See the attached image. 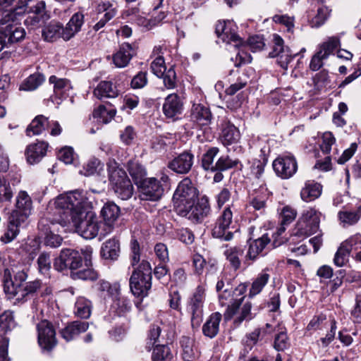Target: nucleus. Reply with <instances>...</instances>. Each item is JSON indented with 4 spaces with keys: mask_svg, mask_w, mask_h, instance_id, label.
Listing matches in <instances>:
<instances>
[{
    "mask_svg": "<svg viewBox=\"0 0 361 361\" xmlns=\"http://www.w3.org/2000/svg\"><path fill=\"white\" fill-rule=\"evenodd\" d=\"M183 101L177 94L168 95L163 104V112L167 118H176L183 111Z\"/></svg>",
    "mask_w": 361,
    "mask_h": 361,
    "instance_id": "aec40b11",
    "label": "nucleus"
},
{
    "mask_svg": "<svg viewBox=\"0 0 361 361\" xmlns=\"http://www.w3.org/2000/svg\"><path fill=\"white\" fill-rule=\"evenodd\" d=\"M161 46L154 47V49L153 50V54H157L158 56L151 63L152 71L158 78H161V76L164 75L165 71H167L164 59L163 58L162 56L159 55L161 53Z\"/></svg>",
    "mask_w": 361,
    "mask_h": 361,
    "instance_id": "37998d69",
    "label": "nucleus"
},
{
    "mask_svg": "<svg viewBox=\"0 0 361 361\" xmlns=\"http://www.w3.org/2000/svg\"><path fill=\"white\" fill-rule=\"evenodd\" d=\"M116 113V111L114 108H106L104 105H100L94 110L92 116L98 118L99 122L107 123L114 118Z\"/></svg>",
    "mask_w": 361,
    "mask_h": 361,
    "instance_id": "49530a36",
    "label": "nucleus"
},
{
    "mask_svg": "<svg viewBox=\"0 0 361 361\" xmlns=\"http://www.w3.org/2000/svg\"><path fill=\"white\" fill-rule=\"evenodd\" d=\"M219 152V149L212 147L209 149L202 157V166L205 170L215 171L216 163L214 164V159Z\"/></svg>",
    "mask_w": 361,
    "mask_h": 361,
    "instance_id": "6e6d98bb",
    "label": "nucleus"
},
{
    "mask_svg": "<svg viewBox=\"0 0 361 361\" xmlns=\"http://www.w3.org/2000/svg\"><path fill=\"white\" fill-rule=\"evenodd\" d=\"M94 96L102 99L103 98H114L118 96V91L110 81H102L94 90Z\"/></svg>",
    "mask_w": 361,
    "mask_h": 361,
    "instance_id": "f704fd0d",
    "label": "nucleus"
},
{
    "mask_svg": "<svg viewBox=\"0 0 361 361\" xmlns=\"http://www.w3.org/2000/svg\"><path fill=\"white\" fill-rule=\"evenodd\" d=\"M73 200L74 205H78V200L74 196H58L49 202L47 212L38 223V229L47 245L57 247L61 245V234L71 231V219L64 210V205Z\"/></svg>",
    "mask_w": 361,
    "mask_h": 361,
    "instance_id": "f257e3e1",
    "label": "nucleus"
},
{
    "mask_svg": "<svg viewBox=\"0 0 361 361\" xmlns=\"http://www.w3.org/2000/svg\"><path fill=\"white\" fill-rule=\"evenodd\" d=\"M120 254L118 240L111 238L104 242L101 248V255L105 259L116 260Z\"/></svg>",
    "mask_w": 361,
    "mask_h": 361,
    "instance_id": "7c9ffc66",
    "label": "nucleus"
},
{
    "mask_svg": "<svg viewBox=\"0 0 361 361\" xmlns=\"http://www.w3.org/2000/svg\"><path fill=\"white\" fill-rule=\"evenodd\" d=\"M340 45L339 39L336 37H329L326 42L319 46L318 50L322 51L323 56L327 59L333 54L334 51Z\"/></svg>",
    "mask_w": 361,
    "mask_h": 361,
    "instance_id": "3c124183",
    "label": "nucleus"
},
{
    "mask_svg": "<svg viewBox=\"0 0 361 361\" xmlns=\"http://www.w3.org/2000/svg\"><path fill=\"white\" fill-rule=\"evenodd\" d=\"M89 327L88 322H73L63 329L61 331L62 338L66 341L74 339L80 334L85 332Z\"/></svg>",
    "mask_w": 361,
    "mask_h": 361,
    "instance_id": "cd10ccee",
    "label": "nucleus"
},
{
    "mask_svg": "<svg viewBox=\"0 0 361 361\" xmlns=\"http://www.w3.org/2000/svg\"><path fill=\"white\" fill-rule=\"evenodd\" d=\"M193 159L194 157L191 153L183 152L173 159L169 164V167L177 173H187L192 168Z\"/></svg>",
    "mask_w": 361,
    "mask_h": 361,
    "instance_id": "5701e85b",
    "label": "nucleus"
},
{
    "mask_svg": "<svg viewBox=\"0 0 361 361\" xmlns=\"http://www.w3.org/2000/svg\"><path fill=\"white\" fill-rule=\"evenodd\" d=\"M338 217L343 226H353L358 222L360 216L357 211L341 210L338 213Z\"/></svg>",
    "mask_w": 361,
    "mask_h": 361,
    "instance_id": "de8ad7c7",
    "label": "nucleus"
},
{
    "mask_svg": "<svg viewBox=\"0 0 361 361\" xmlns=\"http://www.w3.org/2000/svg\"><path fill=\"white\" fill-rule=\"evenodd\" d=\"M172 354L166 345H156L152 353L153 361H171Z\"/></svg>",
    "mask_w": 361,
    "mask_h": 361,
    "instance_id": "603ef678",
    "label": "nucleus"
},
{
    "mask_svg": "<svg viewBox=\"0 0 361 361\" xmlns=\"http://www.w3.org/2000/svg\"><path fill=\"white\" fill-rule=\"evenodd\" d=\"M91 302L83 296H80L75 302V314L77 316L87 319L91 314Z\"/></svg>",
    "mask_w": 361,
    "mask_h": 361,
    "instance_id": "8fccbe9b",
    "label": "nucleus"
},
{
    "mask_svg": "<svg viewBox=\"0 0 361 361\" xmlns=\"http://www.w3.org/2000/svg\"><path fill=\"white\" fill-rule=\"evenodd\" d=\"M23 15L22 8L17 10L16 16L11 13H7L0 18V32L4 39L8 38L11 43L18 42L25 36V31L23 27L18 25L20 17Z\"/></svg>",
    "mask_w": 361,
    "mask_h": 361,
    "instance_id": "423d86ee",
    "label": "nucleus"
},
{
    "mask_svg": "<svg viewBox=\"0 0 361 361\" xmlns=\"http://www.w3.org/2000/svg\"><path fill=\"white\" fill-rule=\"evenodd\" d=\"M13 197V192L9 183L0 176V202L10 201Z\"/></svg>",
    "mask_w": 361,
    "mask_h": 361,
    "instance_id": "69168bd1",
    "label": "nucleus"
},
{
    "mask_svg": "<svg viewBox=\"0 0 361 361\" xmlns=\"http://www.w3.org/2000/svg\"><path fill=\"white\" fill-rule=\"evenodd\" d=\"M48 144L44 142L30 145L25 151L26 159L30 164H35L40 161L45 156Z\"/></svg>",
    "mask_w": 361,
    "mask_h": 361,
    "instance_id": "bb28decb",
    "label": "nucleus"
},
{
    "mask_svg": "<svg viewBox=\"0 0 361 361\" xmlns=\"http://www.w3.org/2000/svg\"><path fill=\"white\" fill-rule=\"evenodd\" d=\"M346 244L347 243H342L335 254L334 262L337 267H343L348 261L350 252L345 248Z\"/></svg>",
    "mask_w": 361,
    "mask_h": 361,
    "instance_id": "bf43d9fd",
    "label": "nucleus"
},
{
    "mask_svg": "<svg viewBox=\"0 0 361 361\" xmlns=\"http://www.w3.org/2000/svg\"><path fill=\"white\" fill-rule=\"evenodd\" d=\"M63 27L62 25L56 21H51L42 32V35L45 40L51 42L56 39L62 38V30Z\"/></svg>",
    "mask_w": 361,
    "mask_h": 361,
    "instance_id": "79ce46f5",
    "label": "nucleus"
},
{
    "mask_svg": "<svg viewBox=\"0 0 361 361\" xmlns=\"http://www.w3.org/2000/svg\"><path fill=\"white\" fill-rule=\"evenodd\" d=\"M71 276L73 279L92 281L97 278V273L88 265L86 269L72 272Z\"/></svg>",
    "mask_w": 361,
    "mask_h": 361,
    "instance_id": "052dcab7",
    "label": "nucleus"
},
{
    "mask_svg": "<svg viewBox=\"0 0 361 361\" xmlns=\"http://www.w3.org/2000/svg\"><path fill=\"white\" fill-rule=\"evenodd\" d=\"M269 279V275L268 274H260L252 283L250 293H259L268 282Z\"/></svg>",
    "mask_w": 361,
    "mask_h": 361,
    "instance_id": "338daca9",
    "label": "nucleus"
},
{
    "mask_svg": "<svg viewBox=\"0 0 361 361\" xmlns=\"http://www.w3.org/2000/svg\"><path fill=\"white\" fill-rule=\"evenodd\" d=\"M243 249L240 246H226L224 255L235 270L240 267V257L243 255Z\"/></svg>",
    "mask_w": 361,
    "mask_h": 361,
    "instance_id": "4c0bfd02",
    "label": "nucleus"
},
{
    "mask_svg": "<svg viewBox=\"0 0 361 361\" xmlns=\"http://www.w3.org/2000/svg\"><path fill=\"white\" fill-rule=\"evenodd\" d=\"M25 223V222L22 221L21 220L9 216L7 228L4 235L1 237V241L5 244L13 241L19 234L20 228Z\"/></svg>",
    "mask_w": 361,
    "mask_h": 361,
    "instance_id": "c756f323",
    "label": "nucleus"
},
{
    "mask_svg": "<svg viewBox=\"0 0 361 361\" xmlns=\"http://www.w3.org/2000/svg\"><path fill=\"white\" fill-rule=\"evenodd\" d=\"M84 24V15L78 12L73 15L63 30H62V39L68 41L73 38L78 32L81 30Z\"/></svg>",
    "mask_w": 361,
    "mask_h": 361,
    "instance_id": "b1692460",
    "label": "nucleus"
},
{
    "mask_svg": "<svg viewBox=\"0 0 361 361\" xmlns=\"http://www.w3.org/2000/svg\"><path fill=\"white\" fill-rule=\"evenodd\" d=\"M97 290L107 293H118L121 290V284L118 281L109 282L101 280L97 284Z\"/></svg>",
    "mask_w": 361,
    "mask_h": 361,
    "instance_id": "5fc2aeb1",
    "label": "nucleus"
},
{
    "mask_svg": "<svg viewBox=\"0 0 361 361\" xmlns=\"http://www.w3.org/2000/svg\"><path fill=\"white\" fill-rule=\"evenodd\" d=\"M238 159H232L228 156H221L216 162L215 171H225L235 166Z\"/></svg>",
    "mask_w": 361,
    "mask_h": 361,
    "instance_id": "0e129e2a",
    "label": "nucleus"
},
{
    "mask_svg": "<svg viewBox=\"0 0 361 361\" xmlns=\"http://www.w3.org/2000/svg\"><path fill=\"white\" fill-rule=\"evenodd\" d=\"M273 169L278 176L283 179L292 177L297 171L298 164L291 154H284L273 161Z\"/></svg>",
    "mask_w": 361,
    "mask_h": 361,
    "instance_id": "4468645a",
    "label": "nucleus"
},
{
    "mask_svg": "<svg viewBox=\"0 0 361 361\" xmlns=\"http://www.w3.org/2000/svg\"><path fill=\"white\" fill-rule=\"evenodd\" d=\"M109 180L114 192L121 200H128L133 193V186L126 171L115 160L107 163Z\"/></svg>",
    "mask_w": 361,
    "mask_h": 361,
    "instance_id": "20e7f679",
    "label": "nucleus"
},
{
    "mask_svg": "<svg viewBox=\"0 0 361 361\" xmlns=\"http://www.w3.org/2000/svg\"><path fill=\"white\" fill-rule=\"evenodd\" d=\"M252 305L248 298L242 297L239 299H232L224 313L226 320L234 318L235 325L240 324L244 320L251 318L250 311Z\"/></svg>",
    "mask_w": 361,
    "mask_h": 361,
    "instance_id": "1a4fd4ad",
    "label": "nucleus"
},
{
    "mask_svg": "<svg viewBox=\"0 0 361 361\" xmlns=\"http://www.w3.org/2000/svg\"><path fill=\"white\" fill-rule=\"evenodd\" d=\"M224 99L228 109L236 110L241 106L244 97L240 94L237 95L225 94Z\"/></svg>",
    "mask_w": 361,
    "mask_h": 361,
    "instance_id": "680f3d73",
    "label": "nucleus"
},
{
    "mask_svg": "<svg viewBox=\"0 0 361 361\" xmlns=\"http://www.w3.org/2000/svg\"><path fill=\"white\" fill-rule=\"evenodd\" d=\"M99 13H104V16L94 25V30L97 31L102 28L107 22L111 20L117 13L118 5L114 0H104L96 6Z\"/></svg>",
    "mask_w": 361,
    "mask_h": 361,
    "instance_id": "6ab92c4d",
    "label": "nucleus"
},
{
    "mask_svg": "<svg viewBox=\"0 0 361 361\" xmlns=\"http://www.w3.org/2000/svg\"><path fill=\"white\" fill-rule=\"evenodd\" d=\"M37 339L39 345L44 350H51L57 343L56 332L52 324L43 320L37 324Z\"/></svg>",
    "mask_w": 361,
    "mask_h": 361,
    "instance_id": "f8f14e48",
    "label": "nucleus"
},
{
    "mask_svg": "<svg viewBox=\"0 0 361 361\" xmlns=\"http://www.w3.org/2000/svg\"><path fill=\"white\" fill-rule=\"evenodd\" d=\"M92 253V250L90 247L82 250L81 252L71 249L63 250L60 255L55 259L54 267L59 271L69 269L72 272H75V270L82 267V255L84 257L85 265L90 264Z\"/></svg>",
    "mask_w": 361,
    "mask_h": 361,
    "instance_id": "39448f33",
    "label": "nucleus"
},
{
    "mask_svg": "<svg viewBox=\"0 0 361 361\" xmlns=\"http://www.w3.org/2000/svg\"><path fill=\"white\" fill-rule=\"evenodd\" d=\"M270 239L267 234L263 235L261 238L256 239L250 243L246 259L254 260L258 255L264 249L269 243Z\"/></svg>",
    "mask_w": 361,
    "mask_h": 361,
    "instance_id": "e433bc0d",
    "label": "nucleus"
},
{
    "mask_svg": "<svg viewBox=\"0 0 361 361\" xmlns=\"http://www.w3.org/2000/svg\"><path fill=\"white\" fill-rule=\"evenodd\" d=\"M134 54V50L130 44H121L119 49L113 55L114 65L120 68L126 67Z\"/></svg>",
    "mask_w": 361,
    "mask_h": 361,
    "instance_id": "a878e982",
    "label": "nucleus"
},
{
    "mask_svg": "<svg viewBox=\"0 0 361 361\" xmlns=\"http://www.w3.org/2000/svg\"><path fill=\"white\" fill-rule=\"evenodd\" d=\"M264 161L256 160L252 166V175L257 180V184L262 185L264 183L263 176L264 171Z\"/></svg>",
    "mask_w": 361,
    "mask_h": 361,
    "instance_id": "e2e57ef3",
    "label": "nucleus"
},
{
    "mask_svg": "<svg viewBox=\"0 0 361 361\" xmlns=\"http://www.w3.org/2000/svg\"><path fill=\"white\" fill-rule=\"evenodd\" d=\"M145 276L134 270L130 278V288L132 293H147L152 286V279L145 280Z\"/></svg>",
    "mask_w": 361,
    "mask_h": 361,
    "instance_id": "393cba45",
    "label": "nucleus"
},
{
    "mask_svg": "<svg viewBox=\"0 0 361 361\" xmlns=\"http://www.w3.org/2000/svg\"><path fill=\"white\" fill-rule=\"evenodd\" d=\"M322 213L313 207L305 209L293 229V235L305 238L315 233L319 228Z\"/></svg>",
    "mask_w": 361,
    "mask_h": 361,
    "instance_id": "0eeeda50",
    "label": "nucleus"
},
{
    "mask_svg": "<svg viewBox=\"0 0 361 361\" xmlns=\"http://www.w3.org/2000/svg\"><path fill=\"white\" fill-rule=\"evenodd\" d=\"M15 321L11 312L6 311L0 315V336L15 327Z\"/></svg>",
    "mask_w": 361,
    "mask_h": 361,
    "instance_id": "864d4df0",
    "label": "nucleus"
},
{
    "mask_svg": "<svg viewBox=\"0 0 361 361\" xmlns=\"http://www.w3.org/2000/svg\"><path fill=\"white\" fill-rule=\"evenodd\" d=\"M329 16V11L326 7L318 8L315 14L308 13L309 23L312 27H319L322 25Z\"/></svg>",
    "mask_w": 361,
    "mask_h": 361,
    "instance_id": "a18cd8bd",
    "label": "nucleus"
},
{
    "mask_svg": "<svg viewBox=\"0 0 361 361\" xmlns=\"http://www.w3.org/2000/svg\"><path fill=\"white\" fill-rule=\"evenodd\" d=\"M238 129L230 122H225L221 134V142L224 145H229L237 142L240 139Z\"/></svg>",
    "mask_w": 361,
    "mask_h": 361,
    "instance_id": "473e14b6",
    "label": "nucleus"
},
{
    "mask_svg": "<svg viewBox=\"0 0 361 361\" xmlns=\"http://www.w3.org/2000/svg\"><path fill=\"white\" fill-rule=\"evenodd\" d=\"M210 211L211 209L208 199L202 197L197 202L194 201L190 208H185L179 214L187 216L193 221L200 222L209 214Z\"/></svg>",
    "mask_w": 361,
    "mask_h": 361,
    "instance_id": "2eb2a0df",
    "label": "nucleus"
},
{
    "mask_svg": "<svg viewBox=\"0 0 361 361\" xmlns=\"http://www.w3.org/2000/svg\"><path fill=\"white\" fill-rule=\"evenodd\" d=\"M336 142V139L331 132H325L322 136V142L320 148L324 154H329L331 149V146Z\"/></svg>",
    "mask_w": 361,
    "mask_h": 361,
    "instance_id": "774afa93",
    "label": "nucleus"
},
{
    "mask_svg": "<svg viewBox=\"0 0 361 361\" xmlns=\"http://www.w3.org/2000/svg\"><path fill=\"white\" fill-rule=\"evenodd\" d=\"M49 80L51 84L54 85V95L52 96L54 102L59 104V102L56 101V99H64L69 96L72 85L68 80L51 75Z\"/></svg>",
    "mask_w": 361,
    "mask_h": 361,
    "instance_id": "4be33fe9",
    "label": "nucleus"
},
{
    "mask_svg": "<svg viewBox=\"0 0 361 361\" xmlns=\"http://www.w3.org/2000/svg\"><path fill=\"white\" fill-rule=\"evenodd\" d=\"M191 119L200 126H207L211 121L212 114L204 105L195 104L191 110Z\"/></svg>",
    "mask_w": 361,
    "mask_h": 361,
    "instance_id": "c85d7f7f",
    "label": "nucleus"
},
{
    "mask_svg": "<svg viewBox=\"0 0 361 361\" xmlns=\"http://www.w3.org/2000/svg\"><path fill=\"white\" fill-rule=\"evenodd\" d=\"M15 275V279L20 282L25 281L27 274L21 264H11L10 267L5 269L4 276V293H16L17 290L14 288V283L11 279V275Z\"/></svg>",
    "mask_w": 361,
    "mask_h": 361,
    "instance_id": "f3484780",
    "label": "nucleus"
},
{
    "mask_svg": "<svg viewBox=\"0 0 361 361\" xmlns=\"http://www.w3.org/2000/svg\"><path fill=\"white\" fill-rule=\"evenodd\" d=\"M233 221V212L230 205L226 207L216 219L215 225L212 231L214 238H219L224 241H230L233 238V233L228 229Z\"/></svg>",
    "mask_w": 361,
    "mask_h": 361,
    "instance_id": "9b49d317",
    "label": "nucleus"
},
{
    "mask_svg": "<svg viewBox=\"0 0 361 361\" xmlns=\"http://www.w3.org/2000/svg\"><path fill=\"white\" fill-rule=\"evenodd\" d=\"M169 177L164 173H161L158 180L156 178H149L145 179L141 187L140 197L142 200L157 201L161 198L164 193V187L167 186Z\"/></svg>",
    "mask_w": 361,
    "mask_h": 361,
    "instance_id": "9d476101",
    "label": "nucleus"
},
{
    "mask_svg": "<svg viewBox=\"0 0 361 361\" xmlns=\"http://www.w3.org/2000/svg\"><path fill=\"white\" fill-rule=\"evenodd\" d=\"M29 16L25 20L27 26L38 27L42 25L49 18L45 10V3L43 1L37 2L30 8Z\"/></svg>",
    "mask_w": 361,
    "mask_h": 361,
    "instance_id": "412c9836",
    "label": "nucleus"
},
{
    "mask_svg": "<svg viewBox=\"0 0 361 361\" xmlns=\"http://www.w3.org/2000/svg\"><path fill=\"white\" fill-rule=\"evenodd\" d=\"M104 172V165L98 159H90L84 166L80 173L86 176H101Z\"/></svg>",
    "mask_w": 361,
    "mask_h": 361,
    "instance_id": "c03bdc74",
    "label": "nucleus"
},
{
    "mask_svg": "<svg viewBox=\"0 0 361 361\" xmlns=\"http://www.w3.org/2000/svg\"><path fill=\"white\" fill-rule=\"evenodd\" d=\"M128 171L135 184H140L145 180L147 173L143 166L136 160L128 162Z\"/></svg>",
    "mask_w": 361,
    "mask_h": 361,
    "instance_id": "a19ab883",
    "label": "nucleus"
},
{
    "mask_svg": "<svg viewBox=\"0 0 361 361\" xmlns=\"http://www.w3.org/2000/svg\"><path fill=\"white\" fill-rule=\"evenodd\" d=\"M273 44L272 51L269 53L270 57H278L279 64L286 70L293 59L289 49L284 48L283 39L276 34L273 35Z\"/></svg>",
    "mask_w": 361,
    "mask_h": 361,
    "instance_id": "a211bd4d",
    "label": "nucleus"
},
{
    "mask_svg": "<svg viewBox=\"0 0 361 361\" xmlns=\"http://www.w3.org/2000/svg\"><path fill=\"white\" fill-rule=\"evenodd\" d=\"M87 193L83 191L74 190L59 196H74L78 200V205L75 204L73 200L68 201L64 205V210L71 219V230L75 228V231L85 239H92L97 235H102L103 224L97 214L93 212H85L83 207L89 203Z\"/></svg>",
    "mask_w": 361,
    "mask_h": 361,
    "instance_id": "f03ea898",
    "label": "nucleus"
},
{
    "mask_svg": "<svg viewBox=\"0 0 361 361\" xmlns=\"http://www.w3.org/2000/svg\"><path fill=\"white\" fill-rule=\"evenodd\" d=\"M33 209L31 197L25 190H20L16 197L15 209L10 216L25 222Z\"/></svg>",
    "mask_w": 361,
    "mask_h": 361,
    "instance_id": "ddd939ff",
    "label": "nucleus"
},
{
    "mask_svg": "<svg viewBox=\"0 0 361 361\" xmlns=\"http://www.w3.org/2000/svg\"><path fill=\"white\" fill-rule=\"evenodd\" d=\"M216 33L222 42L236 48L247 47L255 52L263 49L265 46L262 37L258 35L250 37L246 44H243L242 39L236 34L235 26L231 21H219L216 25Z\"/></svg>",
    "mask_w": 361,
    "mask_h": 361,
    "instance_id": "7ed1b4c3",
    "label": "nucleus"
},
{
    "mask_svg": "<svg viewBox=\"0 0 361 361\" xmlns=\"http://www.w3.org/2000/svg\"><path fill=\"white\" fill-rule=\"evenodd\" d=\"M49 125V120L48 118L43 115L37 116L28 126L26 133L28 136L39 135L48 129Z\"/></svg>",
    "mask_w": 361,
    "mask_h": 361,
    "instance_id": "c9c22d12",
    "label": "nucleus"
},
{
    "mask_svg": "<svg viewBox=\"0 0 361 361\" xmlns=\"http://www.w3.org/2000/svg\"><path fill=\"white\" fill-rule=\"evenodd\" d=\"M197 199V189L191 180L185 178L178 184L173 197L174 207L179 213L185 208H190Z\"/></svg>",
    "mask_w": 361,
    "mask_h": 361,
    "instance_id": "6e6552de",
    "label": "nucleus"
},
{
    "mask_svg": "<svg viewBox=\"0 0 361 361\" xmlns=\"http://www.w3.org/2000/svg\"><path fill=\"white\" fill-rule=\"evenodd\" d=\"M330 322H326V317L323 314L313 317L307 326V331H314L327 327Z\"/></svg>",
    "mask_w": 361,
    "mask_h": 361,
    "instance_id": "4d7b16f0",
    "label": "nucleus"
},
{
    "mask_svg": "<svg viewBox=\"0 0 361 361\" xmlns=\"http://www.w3.org/2000/svg\"><path fill=\"white\" fill-rule=\"evenodd\" d=\"M322 192V186L312 181H307L300 192V197L305 202H309L320 197Z\"/></svg>",
    "mask_w": 361,
    "mask_h": 361,
    "instance_id": "2f4dec72",
    "label": "nucleus"
},
{
    "mask_svg": "<svg viewBox=\"0 0 361 361\" xmlns=\"http://www.w3.org/2000/svg\"><path fill=\"white\" fill-rule=\"evenodd\" d=\"M40 249L39 242L37 239H29L23 246V250L27 254L29 260H32Z\"/></svg>",
    "mask_w": 361,
    "mask_h": 361,
    "instance_id": "13d9d810",
    "label": "nucleus"
},
{
    "mask_svg": "<svg viewBox=\"0 0 361 361\" xmlns=\"http://www.w3.org/2000/svg\"><path fill=\"white\" fill-rule=\"evenodd\" d=\"M221 320V314L219 312L212 314L203 325L202 332L204 335L211 338L215 337L219 332Z\"/></svg>",
    "mask_w": 361,
    "mask_h": 361,
    "instance_id": "72a5a7b5",
    "label": "nucleus"
},
{
    "mask_svg": "<svg viewBox=\"0 0 361 361\" xmlns=\"http://www.w3.org/2000/svg\"><path fill=\"white\" fill-rule=\"evenodd\" d=\"M120 208L115 203L109 202L104 204L100 212L104 219L102 236H105L113 231L115 222L120 216Z\"/></svg>",
    "mask_w": 361,
    "mask_h": 361,
    "instance_id": "dca6fc26",
    "label": "nucleus"
},
{
    "mask_svg": "<svg viewBox=\"0 0 361 361\" xmlns=\"http://www.w3.org/2000/svg\"><path fill=\"white\" fill-rule=\"evenodd\" d=\"M180 345L182 348V357L185 361H192L197 357L198 353L194 348L195 342L193 339L183 336L180 340Z\"/></svg>",
    "mask_w": 361,
    "mask_h": 361,
    "instance_id": "ea45409f",
    "label": "nucleus"
},
{
    "mask_svg": "<svg viewBox=\"0 0 361 361\" xmlns=\"http://www.w3.org/2000/svg\"><path fill=\"white\" fill-rule=\"evenodd\" d=\"M203 298L202 295H194L190 302V310L192 312V324L198 325L201 322L203 313Z\"/></svg>",
    "mask_w": 361,
    "mask_h": 361,
    "instance_id": "58836bf2",
    "label": "nucleus"
},
{
    "mask_svg": "<svg viewBox=\"0 0 361 361\" xmlns=\"http://www.w3.org/2000/svg\"><path fill=\"white\" fill-rule=\"evenodd\" d=\"M44 80V77L40 73L30 75L20 85V90L32 91L36 90Z\"/></svg>",
    "mask_w": 361,
    "mask_h": 361,
    "instance_id": "09e8293b",
    "label": "nucleus"
}]
</instances>
